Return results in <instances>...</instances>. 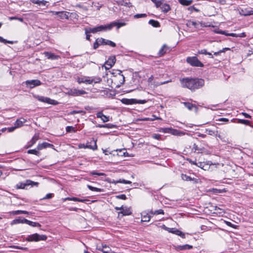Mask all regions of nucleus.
I'll return each mask as SVG.
<instances>
[{
  "instance_id": "f257e3e1",
  "label": "nucleus",
  "mask_w": 253,
  "mask_h": 253,
  "mask_svg": "<svg viewBox=\"0 0 253 253\" xmlns=\"http://www.w3.org/2000/svg\"><path fill=\"white\" fill-rule=\"evenodd\" d=\"M181 86L194 91L202 87L205 84V81L202 79L186 77L179 80Z\"/></svg>"
},
{
  "instance_id": "f03ea898",
  "label": "nucleus",
  "mask_w": 253,
  "mask_h": 253,
  "mask_svg": "<svg viewBox=\"0 0 253 253\" xmlns=\"http://www.w3.org/2000/svg\"><path fill=\"white\" fill-rule=\"evenodd\" d=\"M47 239V236L44 235H40L38 233H35L28 235L25 239L28 242H38L40 241H45Z\"/></svg>"
},
{
  "instance_id": "7ed1b4c3",
  "label": "nucleus",
  "mask_w": 253,
  "mask_h": 253,
  "mask_svg": "<svg viewBox=\"0 0 253 253\" xmlns=\"http://www.w3.org/2000/svg\"><path fill=\"white\" fill-rule=\"evenodd\" d=\"M186 62L193 67H203L204 66L196 56L187 57Z\"/></svg>"
},
{
  "instance_id": "20e7f679",
  "label": "nucleus",
  "mask_w": 253,
  "mask_h": 253,
  "mask_svg": "<svg viewBox=\"0 0 253 253\" xmlns=\"http://www.w3.org/2000/svg\"><path fill=\"white\" fill-rule=\"evenodd\" d=\"M96 140H94L92 138L90 142H87L86 144H80L79 145V148H88L93 150H95L97 149V146L96 144Z\"/></svg>"
},
{
  "instance_id": "39448f33",
  "label": "nucleus",
  "mask_w": 253,
  "mask_h": 253,
  "mask_svg": "<svg viewBox=\"0 0 253 253\" xmlns=\"http://www.w3.org/2000/svg\"><path fill=\"white\" fill-rule=\"evenodd\" d=\"M108 30H109V29H108V25H100V26H99L93 28H89L88 29L86 28L85 29V34L90 33H96L98 32H100V31H106Z\"/></svg>"
},
{
  "instance_id": "423d86ee",
  "label": "nucleus",
  "mask_w": 253,
  "mask_h": 253,
  "mask_svg": "<svg viewBox=\"0 0 253 253\" xmlns=\"http://www.w3.org/2000/svg\"><path fill=\"white\" fill-rule=\"evenodd\" d=\"M67 91L66 94L73 96H80L86 93V92L84 90H80L77 88H67Z\"/></svg>"
},
{
  "instance_id": "0eeeda50",
  "label": "nucleus",
  "mask_w": 253,
  "mask_h": 253,
  "mask_svg": "<svg viewBox=\"0 0 253 253\" xmlns=\"http://www.w3.org/2000/svg\"><path fill=\"white\" fill-rule=\"evenodd\" d=\"M39 183L37 182L33 181L31 180H26L25 182H19L16 185V188L17 189H25L28 186L31 185V187L34 186H38Z\"/></svg>"
},
{
  "instance_id": "6e6552de",
  "label": "nucleus",
  "mask_w": 253,
  "mask_h": 253,
  "mask_svg": "<svg viewBox=\"0 0 253 253\" xmlns=\"http://www.w3.org/2000/svg\"><path fill=\"white\" fill-rule=\"evenodd\" d=\"M111 73L113 75L114 77L118 78L120 80V84L117 85V86L119 87L121 85L125 83V77L122 74V72L121 70H113Z\"/></svg>"
},
{
  "instance_id": "1a4fd4ad",
  "label": "nucleus",
  "mask_w": 253,
  "mask_h": 253,
  "mask_svg": "<svg viewBox=\"0 0 253 253\" xmlns=\"http://www.w3.org/2000/svg\"><path fill=\"white\" fill-rule=\"evenodd\" d=\"M52 14V15H57L61 19H68L71 13L68 11H53L50 12Z\"/></svg>"
},
{
  "instance_id": "9d476101",
  "label": "nucleus",
  "mask_w": 253,
  "mask_h": 253,
  "mask_svg": "<svg viewBox=\"0 0 253 253\" xmlns=\"http://www.w3.org/2000/svg\"><path fill=\"white\" fill-rule=\"evenodd\" d=\"M24 84L27 87H29L30 88H33L36 86L41 85L42 83L39 80H31L26 81L24 82Z\"/></svg>"
},
{
  "instance_id": "9b49d317",
  "label": "nucleus",
  "mask_w": 253,
  "mask_h": 253,
  "mask_svg": "<svg viewBox=\"0 0 253 253\" xmlns=\"http://www.w3.org/2000/svg\"><path fill=\"white\" fill-rule=\"evenodd\" d=\"M116 61L115 56H110L105 62L104 67L106 70L110 69L115 63Z\"/></svg>"
},
{
  "instance_id": "f8f14e48",
  "label": "nucleus",
  "mask_w": 253,
  "mask_h": 253,
  "mask_svg": "<svg viewBox=\"0 0 253 253\" xmlns=\"http://www.w3.org/2000/svg\"><path fill=\"white\" fill-rule=\"evenodd\" d=\"M98 42H99V44H101V45H108L113 47L116 46L114 42L102 38H98Z\"/></svg>"
},
{
  "instance_id": "ddd939ff",
  "label": "nucleus",
  "mask_w": 253,
  "mask_h": 253,
  "mask_svg": "<svg viewBox=\"0 0 253 253\" xmlns=\"http://www.w3.org/2000/svg\"><path fill=\"white\" fill-rule=\"evenodd\" d=\"M168 232L169 233H171L175 234L176 235H178V236L181 237L183 239L185 238V233L182 232V231L178 230L177 229H176L175 228H169Z\"/></svg>"
},
{
  "instance_id": "4468645a",
  "label": "nucleus",
  "mask_w": 253,
  "mask_h": 253,
  "mask_svg": "<svg viewBox=\"0 0 253 253\" xmlns=\"http://www.w3.org/2000/svg\"><path fill=\"white\" fill-rule=\"evenodd\" d=\"M126 25L125 22H119L118 21H114L108 24V29L111 30L113 27L116 26L117 29H119L122 26H124Z\"/></svg>"
},
{
  "instance_id": "2eb2a0df",
  "label": "nucleus",
  "mask_w": 253,
  "mask_h": 253,
  "mask_svg": "<svg viewBox=\"0 0 253 253\" xmlns=\"http://www.w3.org/2000/svg\"><path fill=\"white\" fill-rule=\"evenodd\" d=\"M170 50V47L168 46L166 44H164L161 48L159 51L158 53V56L159 57H162L164 56L167 52H169Z\"/></svg>"
},
{
  "instance_id": "dca6fc26",
  "label": "nucleus",
  "mask_w": 253,
  "mask_h": 253,
  "mask_svg": "<svg viewBox=\"0 0 253 253\" xmlns=\"http://www.w3.org/2000/svg\"><path fill=\"white\" fill-rule=\"evenodd\" d=\"M181 177L182 179L184 181H193V183H195V184L198 183L199 182L198 179L195 178L194 177H191V176H188L185 174H183V173L181 174Z\"/></svg>"
},
{
  "instance_id": "f3484780",
  "label": "nucleus",
  "mask_w": 253,
  "mask_h": 253,
  "mask_svg": "<svg viewBox=\"0 0 253 253\" xmlns=\"http://www.w3.org/2000/svg\"><path fill=\"white\" fill-rule=\"evenodd\" d=\"M38 99L41 102H45V103H49V104H54V105L57 104V101H56L54 100H52L48 97H44L43 96H38Z\"/></svg>"
},
{
  "instance_id": "a211bd4d",
  "label": "nucleus",
  "mask_w": 253,
  "mask_h": 253,
  "mask_svg": "<svg viewBox=\"0 0 253 253\" xmlns=\"http://www.w3.org/2000/svg\"><path fill=\"white\" fill-rule=\"evenodd\" d=\"M48 147L53 148L54 147V145L52 144L46 142H43L42 143H40L38 144L37 146V149L38 150H41L43 149H45Z\"/></svg>"
},
{
  "instance_id": "6ab92c4d",
  "label": "nucleus",
  "mask_w": 253,
  "mask_h": 253,
  "mask_svg": "<svg viewBox=\"0 0 253 253\" xmlns=\"http://www.w3.org/2000/svg\"><path fill=\"white\" fill-rule=\"evenodd\" d=\"M45 56L48 59L56 60L59 58V56L48 51L44 52Z\"/></svg>"
},
{
  "instance_id": "aec40b11",
  "label": "nucleus",
  "mask_w": 253,
  "mask_h": 253,
  "mask_svg": "<svg viewBox=\"0 0 253 253\" xmlns=\"http://www.w3.org/2000/svg\"><path fill=\"white\" fill-rule=\"evenodd\" d=\"M77 82L79 84L82 83H85L86 84H92V81H90V79L87 77H78L77 79Z\"/></svg>"
},
{
  "instance_id": "412c9836",
  "label": "nucleus",
  "mask_w": 253,
  "mask_h": 253,
  "mask_svg": "<svg viewBox=\"0 0 253 253\" xmlns=\"http://www.w3.org/2000/svg\"><path fill=\"white\" fill-rule=\"evenodd\" d=\"M150 214H151L149 213V211H148V213H147L146 212H142L141 213V217H142L141 221L142 222L149 221L152 217Z\"/></svg>"
},
{
  "instance_id": "4be33fe9",
  "label": "nucleus",
  "mask_w": 253,
  "mask_h": 253,
  "mask_svg": "<svg viewBox=\"0 0 253 253\" xmlns=\"http://www.w3.org/2000/svg\"><path fill=\"white\" fill-rule=\"evenodd\" d=\"M96 117L102 120L103 122L105 123L109 121V117L104 115L102 111L99 112L96 114Z\"/></svg>"
},
{
  "instance_id": "5701e85b",
  "label": "nucleus",
  "mask_w": 253,
  "mask_h": 253,
  "mask_svg": "<svg viewBox=\"0 0 253 253\" xmlns=\"http://www.w3.org/2000/svg\"><path fill=\"white\" fill-rule=\"evenodd\" d=\"M132 211L130 208L124 207L123 211H120L118 212V215L122 214L123 215H129L131 214Z\"/></svg>"
},
{
  "instance_id": "b1692460",
  "label": "nucleus",
  "mask_w": 253,
  "mask_h": 253,
  "mask_svg": "<svg viewBox=\"0 0 253 253\" xmlns=\"http://www.w3.org/2000/svg\"><path fill=\"white\" fill-rule=\"evenodd\" d=\"M27 122V120L24 118H21L17 119L14 123V125L17 128L21 127L23 126L24 124Z\"/></svg>"
},
{
  "instance_id": "393cba45",
  "label": "nucleus",
  "mask_w": 253,
  "mask_h": 253,
  "mask_svg": "<svg viewBox=\"0 0 253 253\" xmlns=\"http://www.w3.org/2000/svg\"><path fill=\"white\" fill-rule=\"evenodd\" d=\"M193 248V246L192 245L185 244L184 245H179L176 247V249L178 251H183V250H190Z\"/></svg>"
},
{
  "instance_id": "a878e982",
  "label": "nucleus",
  "mask_w": 253,
  "mask_h": 253,
  "mask_svg": "<svg viewBox=\"0 0 253 253\" xmlns=\"http://www.w3.org/2000/svg\"><path fill=\"white\" fill-rule=\"evenodd\" d=\"M161 9L164 13H167L170 10V6L169 4L163 2Z\"/></svg>"
},
{
  "instance_id": "bb28decb",
  "label": "nucleus",
  "mask_w": 253,
  "mask_h": 253,
  "mask_svg": "<svg viewBox=\"0 0 253 253\" xmlns=\"http://www.w3.org/2000/svg\"><path fill=\"white\" fill-rule=\"evenodd\" d=\"M170 134L176 136H181L184 135L185 133L179 130L171 128Z\"/></svg>"
},
{
  "instance_id": "cd10ccee",
  "label": "nucleus",
  "mask_w": 253,
  "mask_h": 253,
  "mask_svg": "<svg viewBox=\"0 0 253 253\" xmlns=\"http://www.w3.org/2000/svg\"><path fill=\"white\" fill-rule=\"evenodd\" d=\"M116 125H113L112 124H106L105 125H100L98 124L96 125V127H99V128H102V127H106L108 128H116Z\"/></svg>"
},
{
  "instance_id": "c85d7f7f",
  "label": "nucleus",
  "mask_w": 253,
  "mask_h": 253,
  "mask_svg": "<svg viewBox=\"0 0 253 253\" xmlns=\"http://www.w3.org/2000/svg\"><path fill=\"white\" fill-rule=\"evenodd\" d=\"M24 221L25 222L26 224H27L32 227H40L41 226V225L38 222H33L28 219H27V220H24Z\"/></svg>"
},
{
  "instance_id": "c756f323",
  "label": "nucleus",
  "mask_w": 253,
  "mask_h": 253,
  "mask_svg": "<svg viewBox=\"0 0 253 253\" xmlns=\"http://www.w3.org/2000/svg\"><path fill=\"white\" fill-rule=\"evenodd\" d=\"M38 139H39V135L35 134L31 140L29 142V145L28 146V148L32 146H33L36 142V141L38 140Z\"/></svg>"
},
{
  "instance_id": "7c9ffc66",
  "label": "nucleus",
  "mask_w": 253,
  "mask_h": 253,
  "mask_svg": "<svg viewBox=\"0 0 253 253\" xmlns=\"http://www.w3.org/2000/svg\"><path fill=\"white\" fill-rule=\"evenodd\" d=\"M148 23L152 25L153 27L158 28L160 27V24L158 21L151 19L149 21Z\"/></svg>"
},
{
  "instance_id": "2f4dec72",
  "label": "nucleus",
  "mask_w": 253,
  "mask_h": 253,
  "mask_svg": "<svg viewBox=\"0 0 253 253\" xmlns=\"http://www.w3.org/2000/svg\"><path fill=\"white\" fill-rule=\"evenodd\" d=\"M183 104H184V106L189 110H191L193 107L197 108L195 104L190 102H183Z\"/></svg>"
},
{
  "instance_id": "473e14b6",
  "label": "nucleus",
  "mask_w": 253,
  "mask_h": 253,
  "mask_svg": "<svg viewBox=\"0 0 253 253\" xmlns=\"http://www.w3.org/2000/svg\"><path fill=\"white\" fill-rule=\"evenodd\" d=\"M33 2V3H34L35 4H37L40 6H45L46 5V4L48 3V2L47 1L44 0H34Z\"/></svg>"
},
{
  "instance_id": "72a5a7b5",
  "label": "nucleus",
  "mask_w": 253,
  "mask_h": 253,
  "mask_svg": "<svg viewBox=\"0 0 253 253\" xmlns=\"http://www.w3.org/2000/svg\"><path fill=\"white\" fill-rule=\"evenodd\" d=\"M40 150H38L37 148L34 149H30L28 150L27 153L30 154H34L36 156H40L41 153L39 152Z\"/></svg>"
},
{
  "instance_id": "f704fd0d",
  "label": "nucleus",
  "mask_w": 253,
  "mask_h": 253,
  "mask_svg": "<svg viewBox=\"0 0 253 253\" xmlns=\"http://www.w3.org/2000/svg\"><path fill=\"white\" fill-rule=\"evenodd\" d=\"M178 1L181 4L185 6L189 5L193 2L192 0H178Z\"/></svg>"
},
{
  "instance_id": "c9c22d12",
  "label": "nucleus",
  "mask_w": 253,
  "mask_h": 253,
  "mask_svg": "<svg viewBox=\"0 0 253 253\" xmlns=\"http://www.w3.org/2000/svg\"><path fill=\"white\" fill-rule=\"evenodd\" d=\"M149 213L151 215H158V214H164V211L162 209H159V210H156L154 211H153L152 210H150L149 211Z\"/></svg>"
},
{
  "instance_id": "e433bc0d",
  "label": "nucleus",
  "mask_w": 253,
  "mask_h": 253,
  "mask_svg": "<svg viewBox=\"0 0 253 253\" xmlns=\"http://www.w3.org/2000/svg\"><path fill=\"white\" fill-rule=\"evenodd\" d=\"M87 187H88V188L90 190L92 191H96V192H103L104 191V189H103L98 188H97V187H95L89 185H87Z\"/></svg>"
},
{
  "instance_id": "4c0bfd02",
  "label": "nucleus",
  "mask_w": 253,
  "mask_h": 253,
  "mask_svg": "<svg viewBox=\"0 0 253 253\" xmlns=\"http://www.w3.org/2000/svg\"><path fill=\"white\" fill-rule=\"evenodd\" d=\"M24 220H27V219L23 218L21 219L20 217L18 219H15L12 221V224H18V223H25Z\"/></svg>"
},
{
  "instance_id": "58836bf2",
  "label": "nucleus",
  "mask_w": 253,
  "mask_h": 253,
  "mask_svg": "<svg viewBox=\"0 0 253 253\" xmlns=\"http://www.w3.org/2000/svg\"><path fill=\"white\" fill-rule=\"evenodd\" d=\"M152 1L157 7H160V8L162 5L163 3L164 2V0H152Z\"/></svg>"
},
{
  "instance_id": "ea45409f",
  "label": "nucleus",
  "mask_w": 253,
  "mask_h": 253,
  "mask_svg": "<svg viewBox=\"0 0 253 253\" xmlns=\"http://www.w3.org/2000/svg\"><path fill=\"white\" fill-rule=\"evenodd\" d=\"M192 150L194 152H197V153H199L202 152V151L203 149L202 148H199L198 145L194 143L193 144V146Z\"/></svg>"
},
{
  "instance_id": "a19ab883",
  "label": "nucleus",
  "mask_w": 253,
  "mask_h": 253,
  "mask_svg": "<svg viewBox=\"0 0 253 253\" xmlns=\"http://www.w3.org/2000/svg\"><path fill=\"white\" fill-rule=\"evenodd\" d=\"M171 127H165V128H161L160 129V132H162L166 133H170L171 132Z\"/></svg>"
},
{
  "instance_id": "79ce46f5",
  "label": "nucleus",
  "mask_w": 253,
  "mask_h": 253,
  "mask_svg": "<svg viewBox=\"0 0 253 253\" xmlns=\"http://www.w3.org/2000/svg\"><path fill=\"white\" fill-rule=\"evenodd\" d=\"M238 123L246 125H250V122L247 120L238 119Z\"/></svg>"
},
{
  "instance_id": "37998d69",
  "label": "nucleus",
  "mask_w": 253,
  "mask_h": 253,
  "mask_svg": "<svg viewBox=\"0 0 253 253\" xmlns=\"http://www.w3.org/2000/svg\"><path fill=\"white\" fill-rule=\"evenodd\" d=\"M114 151L116 152L119 151V152H122V154H118L119 156H126L127 155V153L125 149H117Z\"/></svg>"
},
{
  "instance_id": "c03bdc74",
  "label": "nucleus",
  "mask_w": 253,
  "mask_h": 253,
  "mask_svg": "<svg viewBox=\"0 0 253 253\" xmlns=\"http://www.w3.org/2000/svg\"><path fill=\"white\" fill-rule=\"evenodd\" d=\"M66 130L67 132H75L76 131L75 128L72 126H67L66 127Z\"/></svg>"
},
{
  "instance_id": "a18cd8bd",
  "label": "nucleus",
  "mask_w": 253,
  "mask_h": 253,
  "mask_svg": "<svg viewBox=\"0 0 253 253\" xmlns=\"http://www.w3.org/2000/svg\"><path fill=\"white\" fill-rule=\"evenodd\" d=\"M91 175H98V176H105L106 174L103 172H97L95 171H92L90 172Z\"/></svg>"
},
{
  "instance_id": "49530a36",
  "label": "nucleus",
  "mask_w": 253,
  "mask_h": 253,
  "mask_svg": "<svg viewBox=\"0 0 253 253\" xmlns=\"http://www.w3.org/2000/svg\"><path fill=\"white\" fill-rule=\"evenodd\" d=\"M0 42L4 43L5 44L7 43H10V44L14 43L13 41H7V40L3 39L2 37H1L0 36Z\"/></svg>"
},
{
  "instance_id": "de8ad7c7",
  "label": "nucleus",
  "mask_w": 253,
  "mask_h": 253,
  "mask_svg": "<svg viewBox=\"0 0 253 253\" xmlns=\"http://www.w3.org/2000/svg\"><path fill=\"white\" fill-rule=\"evenodd\" d=\"M211 162H208V163H204V165L203 167V169L205 170H208L210 169V166L212 165L211 163H210Z\"/></svg>"
},
{
  "instance_id": "09e8293b",
  "label": "nucleus",
  "mask_w": 253,
  "mask_h": 253,
  "mask_svg": "<svg viewBox=\"0 0 253 253\" xmlns=\"http://www.w3.org/2000/svg\"><path fill=\"white\" fill-rule=\"evenodd\" d=\"M90 81H92V84L93 83L95 84L99 83L101 82L102 79L100 77H94V78L90 79Z\"/></svg>"
},
{
  "instance_id": "8fccbe9b",
  "label": "nucleus",
  "mask_w": 253,
  "mask_h": 253,
  "mask_svg": "<svg viewBox=\"0 0 253 253\" xmlns=\"http://www.w3.org/2000/svg\"><path fill=\"white\" fill-rule=\"evenodd\" d=\"M224 222L228 226H230V227H232L233 228H234V229H237V227H238L237 225H234V224H232L231 222H230L229 221H227L224 220Z\"/></svg>"
},
{
  "instance_id": "3c124183",
  "label": "nucleus",
  "mask_w": 253,
  "mask_h": 253,
  "mask_svg": "<svg viewBox=\"0 0 253 253\" xmlns=\"http://www.w3.org/2000/svg\"><path fill=\"white\" fill-rule=\"evenodd\" d=\"M53 197V194L48 193V194H46L45 197L42 198L41 200H46V199H51Z\"/></svg>"
},
{
  "instance_id": "603ef678",
  "label": "nucleus",
  "mask_w": 253,
  "mask_h": 253,
  "mask_svg": "<svg viewBox=\"0 0 253 253\" xmlns=\"http://www.w3.org/2000/svg\"><path fill=\"white\" fill-rule=\"evenodd\" d=\"M147 16V14L145 13L142 14H136L134 15V17L135 18H140L142 17H146Z\"/></svg>"
},
{
  "instance_id": "864d4df0",
  "label": "nucleus",
  "mask_w": 253,
  "mask_h": 253,
  "mask_svg": "<svg viewBox=\"0 0 253 253\" xmlns=\"http://www.w3.org/2000/svg\"><path fill=\"white\" fill-rule=\"evenodd\" d=\"M116 198L118 199L126 200V196L125 194H121L116 196Z\"/></svg>"
},
{
  "instance_id": "5fc2aeb1",
  "label": "nucleus",
  "mask_w": 253,
  "mask_h": 253,
  "mask_svg": "<svg viewBox=\"0 0 253 253\" xmlns=\"http://www.w3.org/2000/svg\"><path fill=\"white\" fill-rule=\"evenodd\" d=\"M152 137L159 140H161V135L160 134H153L152 135Z\"/></svg>"
},
{
  "instance_id": "6e6d98bb",
  "label": "nucleus",
  "mask_w": 253,
  "mask_h": 253,
  "mask_svg": "<svg viewBox=\"0 0 253 253\" xmlns=\"http://www.w3.org/2000/svg\"><path fill=\"white\" fill-rule=\"evenodd\" d=\"M79 113L84 114L85 113V112L84 111H82V110H79V111L73 110V111H72L71 112L70 114L72 115H74L76 114H79Z\"/></svg>"
},
{
  "instance_id": "4d7b16f0",
  "label": "nucleus",
  "mask_w": 253,
  "mask_h": 253,
  "mask_svg": "<svg viewBox=\"0 0 253 253\" xmlns=\"http://www.w3.org/2000/svg\"><path fill=\"white\" fill-rule=\"evenodd\" d=\"M121 102L126 105H130V99L123 98L121 100Z\"/></svg>"
},
{
  "instance_id": "13d9d810",
  "label": "nucleus",
  "mask_w": 253,
  "mask_h": 253,
  "mask_svg": "<svg viewBox=\"0 0 253 253\" xmlns=\"http://www.w3.org/2000/svg\"><path fill=\"white\" fill-rule=\"evenodd\" d=\"M101 44H99V42H98V38L95 40V42L93 43V48L94 49H97Z\"/></svg>"
},
{
  "instance_id": "bf43d9fd",
  "label": "nucleus",
  "mask_w": 253,
  "mask_h": 253,
  "mask_svg": "<svg viewBox=\"0 0 253 253\" xmlns=\"http://www.w3.org/2000/svg\"><path fill=\"white\" fill-rule=\"evenodd\" d=\"M188 24L189 26H193L195 28H197L198 25V24L196 22L192 21H189Z\"/></svg>"
},
{
  "instance_id": "052dcab7",
  "label": "nucleus",
  "mask_w": 253,
  "mask_h": 253,
  "mask_svg": "<svg viewBox=\"0 0 253 253\" xmlns=\"http://www.w3.org/2000/svg\"><path fill=\"white\" fill-rule=\"evenodd\" d=\"M118 182H119L120 183H124V184L131 183V182L129 180H126L125 179H120L119 180H118Z\"/></svg>"
},
{
  "instance_id": "680f3d73",
  "label": "nucleus",
  "mask_w": 253,
  "mask_h": 253,
  "mask_svg": "<svg viewBox=\"0 0 253 253\" xmlns=\"http://www.w3.org/2000/svg\"><path fill=\"white\" fill-rule=\"evenodd\" d=\"M246 37V34L245 32L241 33L240 34H237L236 38H244Z\"/></svg>"
},
{
  "instance_id": "e2e57ef3",
  "label": "nucleus",
  "mask_w": 253,
  "mask_h": 253,
  "mask_svg": "<svg viewBox=\"0 0 253 253\" xmlns=\"http://www.w3.org/2000/svg\"><path fill=\"white\" fill-rule=\"evenodd\" d=\"M206 132L208 133V134L210 135H213L214 134V131L212 130L209 129H206Z\"/></svg>"
},
{
  "instance_id": "0e129e2a",
  "label": "nucleus",
  "mask_w": 253,
  "mask_h": 253,
  "mask_svg": "<svg viewBox=\"0 0 253 253\" xmlns=\"http://www.w3.org/2000/svg\"><path fill=\"white\" fill-rule=\"evenodd\" d=\"M21 210H17V211H14L11 212V214L13 215H17L19 214H21Z\"/></svg>"
},
{
  "instance_id": "69168bd1",
  "label": "nucleus",
  "mask_w": 253,
  "mask_h": 253,
  "mask_svg": "<svg viewBox=\"0 0 253 253\" xmlns=\"http://www.w3.org/2000/svg\"><path fill=\"white\" fill-rule=\"evenodd\" d=\"M171 80H168V81L163 82L157 83L156 84V85L158 86V85H163V84L169 83V82H171Z\"/></svg>"
},
{
  "instance_id": "338daca9",
  "label": "nucleus",
  "mask_w": 253,
  "mask_h": 253,
  "mask_svg": "<svg viewBox=\"0 0 253 253\" xmlns=\"http://www.w3.org/2000/svg\"><path fill=\"white\" fill-rule=\"evenodd\" d=\"M245 16H249L251 15H253V10H248L244 14Z\"/></svg>"
},
{
  "instance_id": "774afa93",
  "label": "nucleus",
  "mask_w": 253,
  "mask_h": 253,
  "mask_svg": "<svg viewBox=\"0 0 253 253\" xmlns=\"http://www.w3.org/2000/svg\"><path fill=\"white\" fill-rule=\"evenodd\" d=\"M207 52V51L206 49H201L200 50H199L198 53L199 54H205L206 55V53Z\"/></svg>"
}]
</instances>
